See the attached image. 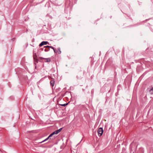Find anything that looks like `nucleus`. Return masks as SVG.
<instances>
[{"mask_svg":"<svg viewBox=\"0 0 153 153\" xmlns=\"http://www.w3.org/2000/svg\"><path fill=\"white\" fill-rule=\"evenodd\" d=\"M98 133L99 136H101L103 132V128H99L98 131Z\"/></svg>","mask_w":153,"mask_h":153,"instance_id":"nucleus-1","label":"nucleus"},{"mask_svg":"<svg viewBox=\"0 0 153 153\" xmlns=\"http://www.w3.org/2000/svg\"><path fill=\"white\" fill-rule=\"evenodd\" d=\"M49 43L47 41H43L39 45V46L41 47L44 45H46Z\"/></svg>","mask_w":153,"mask_h":153,"instance_id":"nucleus-2","label":"nucleus"},{"mask_svg":"<svg viewBox=\"0 0 153 153\" xmlns=\"http://www.w3.org/2000/svg\"><path fill=\"white\" fill-rule=\"evenodd\" d=\"M39 59H40V60H42V59H47V60L45 61V62H50L51 61V59L50 58H48L47 59L42 58V57H40Z\"/></svg>","mask_w":153,"mask_h":153,"instance_id":"nucleus-3","label":"nucleus"},{"mask_svg":"<svg viewBox=\"0 0 153 153\" xmlns=\"http://www.w3.org/2000/svg\"><path fill=\"white\" fill-rule=\"evenodd\" d=\"M55 81L54 79H52L50 81V84L51 86L53 87L55 84Z\"/></svg>","mask_w":153,"mask_h":153,"instance_id":"nucleus-4","label":"nucleus"},{"mask_svg":"<svg viewBox=\"0 0 153 153\" xmlns=\"http://www.w3.org/2000/svg\"><path fill=\"white\" fill-rule=\"evenodd\" d=\"M37 57V55H36V53L33 54V58L35 60V61H36L37 62V59H36Z\"/></svg>","mask_w":153,"mask_h":153,"instance_id":"nucleus-5","label":"nucleus"},{"mask_svg":"<svg viewBox=\"0 0 153 153\" xmlns=\"http://www.w3.org/2000/svg\"><path fill=\"white\" fill-rule=\"evenodd\" d=\"M58 53L59 54H60L61 53V51L60 50V48H58Z\"/></svg>","mask_w":153,"mask_h":153,"instance_id":"nucleus-6","label":"nucleus"},{"mask_svg":"<svg viewBox=\"0 0 153 153\" xmlns=\"http://www.w3.org/2000/svg\"><path fill=\"white\" fill-rule=\"evenodd\" d=\"M68 103H65V104H60L59 105L62 106H66L67 105H68Z\"/></svg>","mask_w":153,"mask_h":153,"instance_id":"nucleus-7","label":"nucleus"},{"mask_svg":"<svg viewBox=\"0 0 153 153\" xmlns=\"http://www.w3.org/2000/svg\"><path fill=\"white\" fill-rule=\"evenodd\" d=\"M149 91L151 94H153V87L149 90Z\"/></svg>","mask_w":153,"mask_h":153,"instance_id":"nucleus-8","label":"nucleus"},{"mask_svg":"<svg viewBox=\"0 0 153 153\" xmlns=\"http://www.w3.org/2000/svg\"><path fill=\"white\" fill-rule=\"evenodd\" d=\"M54 132H53L49 136V137H51L52 136H53L54 134Z\"/></svg>","mask_w":153,"mask_h":153,"instance_id":"nucleus-9","label":"nucleus"},{"mask_svg":"<svg viewBox=\"0 0 153 153\" xmlns=\"http://www.w3.org/2000/svg\"><path fill=\"white\" fill-rule=\"evenodd\" d=\"M53 132L55 134H57L58 133L56 130L55 131Z\"/></svg>","mask_w":153,"mask_h":153,"instance_id":"nucleus-10","label":"nucleus"},{"mask_svg":"<svg viewBox=\"0 0 153 153\" xmlns=\"http://www.w3.org/2000/svg\"><path fill=\"white\" fill-rule=\"evenodd\" d=\"M50 138V137H49V136H48V137L47 138H46V139L44 140V141H46L48 139H49V138Z\"/></svg>","mask_w":153,"mask_h":153,"instance_id":"nucleus-11","label":"nucleus"},{"mask_svg":"<svg viewBox=\"0 0 153 153\" xmlns=\"http://www.w3.org/2000/svg\"><path fill=\"white\" fill-rule=\"evenodd\" d=\"M49 47H50L49 46L47 45V46H45L44 47V48H48L49 49Z\"/></svg>","mask_w":153,"mask_h":153,"instance_id":"nucleus-12","label":"nucleus"},{"mask_svg":"<svg viewBox=\"0 0 153 153\" xmlns=\"http://www.w3.org/2000/svg\"><path fill=\"white\" fill-rule=\"evenodd\" d=\"M50 50V49H49L48 50H47L45 48L44 49V51L46 52H48V51H49Z\"/></svg>","mask_w":153,"mask_h":153,"instance_id":"nucleus-13","label":"nucleus"},{"mask_svg":"<svg viewBox=\"0 0 153 153\" xmlns=\"http://www.w3.org/2000/svg\"><path fill=\"white\" fill-rule=\"evenodd\" d=\"M53 51H54V53H56L57 52V51H56V50L54 48V49H53Z\"/></svg>","mask_w":153,"mask_h":153,"instance_id":"nucleus-14","label":"nucleus"},{"mask_svg":"<svg viewBox=\"0 0 153 153\" xmlns=\"http://www.w3.org/2000/svg\"><path fill=\"white\" fill-rule=\"evenodd\" d=\"M62 128H61L60 129H58V130H59V131L60 132L62 130Z\"/></svg>","mask_w":153,"mask_h":153,"instance_id":"nucleus-15","label":"nucleus"},{"mask_svg":"<svg viewBox=\"0 0 153 153\" xmlns=\"http://www.w3.org/2000/svg\"><path fill=\"white\" fill-rule=\"evenodd\" d=\"M50 47H49V48H51L52 49H54V48L52 46H50Z\"/></svg>","mask_w":153,"mask_h":153,"instance_id":"nucleus-16","label":"nucleus"},{"mask_svg":"<svg viewBox=\"0 0 153 153\" xmlns=\"http://www.w3.org/2000/svg\"><path fill=\"white\" fill-rule=\"evenodd\" d=\"M45 141H44V140H43V141H42V142H39V143H42V142H45Z\"/></svg>","mask_w":153,"mask_h":153,"instance_id":"nucleus-17","label":"nucleus"},{"mask_svg":"<svg viewBox=\"0 0 153 153\" xmlns=\"http://www.w3.org/2000/svg\"><path fill=\"white\" fill-rule=\"evenodd\" d=\"M44 48H41L40 49H41L42 51H43V50H44Z\"/></svg>","mask_w":153,"mask_h":153,"instance_id":"nucleus-18","label":"nucleus"},{"mask_svg":"<svg viewBox=\"0 0 153 153\" xmlns=\"http://www.w3.org/2000/svg\"><path fill=\"white\" fill-rule=\"evenodd\" d=\"M56 131H57L58 133H59V132H60V131H59L58 130H56Z\"/></svg>","mask_w":153,"mask_h":153,"instance_id":"nucleus-19","label":"nucleus"},{"mask_svg":"<svg viewBox=\"0 0 153 153\" xmlns=\"http://www.w3.org/2000/svg\"><path fill=\"white\" fill-rule=\"evenodd\" d=\"M54 138H53V139H54ZM50 139H53V138H52V139L51 138H50Z\"/></svg>","mask_w":153,"mask_h":153,"instance_id":"nucleus-20","label":"nucleus"}]
</instances>
